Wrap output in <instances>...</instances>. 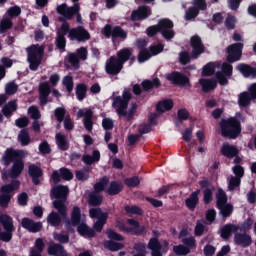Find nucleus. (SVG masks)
Returning a JSON list of instances; mask_svg holds the SVG:
<instances>
[{"mask_svg": "<svg viewBox=\"0 0 256 256\" xmlns=\"http://www.w3.org/2000/svg\"><path fill=\"white\" fill-rule=\"evenodd\" d=\"M25 151L23 150H15L14 148H7L2 156V162L5 167H9L11 163L13 165L8 170L7 174H3V179H7L10 177L12 181H16L18 177H21V173L25 169Z\"/></svg>", "mask_w": 256, "mask_h": 256, "instance_id": "1", "label": "nucleus"}, {"mask_svg": "<svg viewBox=\"0 0 256 256\" xmlns=\"http://www.w3.org/2000/svg\"><path fill=\"white\" fill-rule=\"evenodd\" d=\"M50 195L52 199H56L52 203L54 209L65 219V217H67V206L65 202L67 201V195H69V186H55L51 189Z\"/></svg>", "mask_w": 256, "mask_h": 256, "instance_id": "2", "label": "nucleus"}, {"mask_svg": "<svg viewBox=\"0 0 256 256\" xmlns=\"http://www.w3.org/2000/svg\"><path fill=\"white\" fill-rule=\"evenodd\" d=\"M219 127L221 136L226 139H237L241 135V121L237 117L222 118Z\"/></svg>", "mask_w": 256, "mask_h": 256, "instance_id": "3", "label": "nucleus"}, {"mask_svg": "<svg viewBox=\"0 0 256 256\" xmlns=\"http://www.w3.org/2000/svg\"><path fill=\"white\" fill-rule=\"evenodd\" d=\"M53 239L58 243H52L48 246L47 253L52 256H69L65 250V244L69 243V234H62L59 232L53 233Z\"/></svg>", "mask_w": 256, "mask_h": 256, "instance_id": "4", "label": "nucleus"}, {"mask_svg": "<svg viewBox=\"0 0 256 256\" xmlns=\"http://www.w3.org/2000/svg\"><path fill=\"white\" fill-rule=\"evenodd\" d=\"M21 185L19 180H11L9 184H4L0 188V207L2 209H7L9 207V203H11V199H13V191H17Z\"/></svg>", "mask_w": 256, "mask_h": 256, "instance_id": "5", "label": "nucleus"}, {"mask_svg": "<svg viewBox=\"0 0 256 256\" xmlns=\"http://www.w3.org/2000/svg\"><path fill=\"white\" fill-rule=\"evenodd\" d=\"M27 61L29 63L30 71H37L43 61V48L32 45L27 49Z\"/></svg>", "mask_w": 256, "mask_h": 256, "instance_id": "6", "label": "nucleus"}, {"mask_svg": "<svg viewBox=\"0 0 256 256\" xmlns=\"http://www.w3.org/2000/svg\"><path fill=\"white\" fill-rule=\"evenodd\" d=\"M89 215L91 219H97L93 228L96 233H101V231H103V227H105V224L107 223V219H109V213L103 212L101 208H91L89 210Z\"/></svg>", "mask_w": 256, "mask_h": 256, "instance_id": "7", "label": "nucleus"}, {"mask_svg": "<svg viewBox=\"0 0 256 256\" xmlns=\"http://www.w3.org/2000/svg\"><path fill=\"white\" fill-rule=\"evenodd\" d=\"M68 39H70V41H77L78 43H85V41L91 39V34H89V31L83 26L71 28L68 24Z\"/></svg>", "mask_w": 256, "mask_h": 256, "instance_id": "8", "label": "nucleus"}, {"mask_svg": "<svg viewBox=\"0 0 256 256\" xmlns=\"http://www.w3.org/2000/svg\"><path fill=\"white\" fill-rule=\"evenodd\" d=\"M174 26L173 21L169 18H163L158 21L160 33L166 41H171V39L175 37V30L173 29Z\"/></svg>", "mask_w": 256, "mask_h": 256, "instance_id": "9", "label": "nucleus"}, {"mask_svg": "<svg viewBox=\"0 0 256 256\" xmlns=\"http://www.w3.org/2000/svg\"><path fill=\"white\" fill-rule=\"evenodd\" d=\"M226 53V61L228 63H236V61H241V57L243 55V43L238 42L229 45L226 49Z\"/></svg>", "mask_w": 256, "mask_h": 256, "instance_id": "10", "label": "nucleus"}, {"mask_svg": "<svg viewBox=\"0 0 256 256\" xmlns=\"http://www.w3.org/2000/svg\"><path fill=\"white\" fill-rule=\"evenodd\" d=\"M102 31L106 39L110 37H112V39H122L123 41L127 39V31L121 28V26L112 27L110 24H106Z\"/></svg>", "mask_w": 256, "mask_h": 256, "instance_id": "11", "label": "nucleus"}, {"mask_svg": "<svg viewBox=\"0 0 256 256\" xmlns=\"http://www.w3.org/2000/svg\"><path fill=\"white\" fill-rule=\"evenodd\" d=\"M67 34H69V23L64 22L56 32L55 45L59 51H65L67 47V38H65Z\"/></svg>", "mask_w": 256, "mask_h": 256, "instance_id": "12", "label": "nucleus"}, {"mask_svg": "<svg viewBox=\"0 0 256 256\" xmlns=\"http://www.w3.org/2000/svg\"><path fill=\"white\" fill-rule=\"evenodd\" d=\"M166 79L167 81H171L173 85H179V87H191V80H189V77L179 71H173L172 73L167 74Z\"/></svg>", "mask_w": 256, "mask_h": 256, "instance_id": "13", "label": "nucleus"}, {"mask_svg": "<svg viewBox=\"0 0 256 256\" xmlns=\"http://www.w3.org/2000/svg\"><path fill=\"white\" fill-rule=\"evenodd\" d=\"M81 224V208L79 206H74L70 214V221H66L65 229L68 233H75L73 227H78ZM72 225V226H71Z\"/></svg>", "mask_w": 256, "mask_h": 256, "instance_id": "14", "label": "nucleus"}, {"mask_svg": "<svg viewBox=\"0 0 256 256\" xmlns=\"http://www.w3.org/2000/svg\"><path fill=\"white\" fill-rule=\"evenodd\" d=\"M73 177V172L67 167H62L59 169V171L54 170L51 175V179L54 185L61 183V179L64 181H72Z\"/></svg>", "mask_w": 256, "mask_h": 256, "instance_id": "15", "label": "nucleus"}, {"mask_svg": "<svg viewBox=\"0 0 256 256\" xmlns=\"http://www.w3.org/2000/svg\"><path fill=\"white\" fill-rule=\"evenodd\" d=\"M190 45L192 47L191 57L192 59H199V56L205 53V46L199 35H194L190 39Z\"/></svg>", "mask_w": 256, "mask_h": 256, "instance_id": "16", "label": "nucleus"}, {"mask_svg": "<svg viewBox=\"0 0 256 256\" xmlns=\"http://www.w3.org/2000/svg\"><path fill=\"white\" fill-rule=\"evenodd\" d=\"M132 97L133 96L131 95V92L127 89H124L122 93V97L115 96L113 98V102H112L113 109H119L120 107L122 109H127V107H129V101H131Z\"/></svg>", "mask_w": 256, "mask_h": 256, "instance_id": "17", "label": "nucleus"}, {"mask_svg": "<svg viewBox=\"0 0 256 256\" xmlns=\"http://www.w3.org/2000/svg\"><path fill=\"white\" fill-rule=\"evenodd\" d=\"M79 4H75L72 7L67 6L66 3H63L59 6H57L56 11L59 15H62V17H65L68 21H71L73 17H75V14L79 12Z\"/></svg>", "mask_w": 256, "mask_h": 256, "instance_id": "18", "label": "nucleus"}, {"mask_svg": "<svg viewBox=\"0 0 256 256\" xmlns=\"http://www.w3.org/2000/svg\"><path fill=\"white\" fill-rule=\"evenodd\" d=\"M105 71L107 75H119L121 71H123V66L118 61L116 56H111L107 61L105 65Z\"/></svg>", "mask_w": 256, "mask_h": 256, "instance_id": "19", "label": "nucleus"}, {"mask_svg": "<svg viewBox=\"0 0 256 256\" xmlns=\"http://www.w3.org/2000/svg\"><path fill=\"white\" fill-rule=\"evenodd\" d=\"M151 13V7L142 5L137 10L132 11L130 19L131 21H145V19L151 17Z\"/></svg>", "mask_w": 256, "mask_h": 256, "instance_id": "20", "label": "nucleus"}, {"mask_svg": "<svg viewBox=\"0 0 256 256\" xmlns=\"http://www.w3.org/2000/svg\"><path fill=\"white\" fill-rule=\"evenodd\" d=\"M116 59L123 66L127 61H130V65L135 63L137 58L134 56L131 48H122L117 52Z\"/></svg>", "mask_w": 256, "mask_h": 256, "instance_id": "21", "label": "nucleus"}, {"mask_svg": "<svg viewBox=\"0 0 256 256\" xmlns=\"http://www.w3.org/2000/svg\"><path fill=\"white\" fill-rule=\"evenodd\" d=\"M21 225L23 229H26L29 233H39L41 229H43L42 222H34L33 219L30 218H22Z\"/></svg>", "mask_w": 256, "mask_h": 256, "instance_id": "22", "label": "nucleus"}, {"mask_svg": "<svg viewBox=\"0 0 256 256\" xmlns=\"http://www.w3.org/2000/svg\"><path fill=\"white\" fill-rule=\"evenodd\" d=\"M116 113L119 117H124L125 121H133L137 113V103H131L129 110L127 108H116Z\"/></svg>", "mask_w": 256, "mask_h": 256, "instance_id": "23", "label": "nucleus"}, {"mask_svg": "<svg viewBox=\"0 0 256 256\" xmlns=\"http://www.w3.org/2000/svg\"><path fill=\"white\" fill-rule=\"evenodd\" d=\"M28 175L31 177L33 185H41V177H43V169L41 167L30 164L28 166Z\"/></svg>", "mask_w": 256, "mask_h": 256, "instance_id": "24", "label": "nucleus"}, {"mask_svg": "<svg viewBox=\"0 0 256 256\" xmlns=\"http://www.w3.org/2000/svg\"><path fill=\"white\" fill-rule=\"evenodd\" d=\"M234 243L239 247H243L244 249H247V247H251V244L253 243V239L251 238V235L245 232L244 233L236 232L234 235Z\"/></svg>", "mask_w": 256, "mask_h": 256, "instance_id": "25", "label": "nucleus"}, {"mask_svg": "<svg viewBox=\"0 0 256 256\" xmlns=\"http://www.w3.org/2000/svg\"><path fill=\"white\" fill-rule=\"evenodd\" d=\"M220 153L223 157H226V159H233L239 155V148L235 145L229 144L228 142H224L220 149Z\"/></svg>", "mask_w": 256, "mask_h": 256, "instance_id": "26", "label": "nucleus"}, {"mask_svg": "<svg viewBox=\"0 0 256 256\" xmlns=\"http://www.w3.org/2000/svg\"><path fill=\"white\" fill-rule=\"evenodd\" d=\"M49 95H51V86L48 82H44L39 86V101L42 107L49 103Z\"/></svg>", "mask_w": 256, "mask_h": 256, "instance_id": "27", "label": "nucleus"}, {"mask_svg": "<svg viewBox=\"0 0 256 256\" xmlns=\"http://www.w3.org/2000/svg\"><path fill=\"white\" fill-rule=\"evenodd\" d=\"M237 71H239L243 77L246 79L252 77V79H256V68L252 67L251 65L241 63L238 64L236 67Z\"/></svg>", "mask_w": 256, "mask_h": 256, "instance_id": "28", "label": "nucleus"}, {"mask_svg": "<svg viewBox=\"0 0 256 256\" xmlns=\"http://www.w3.org/2000/svg\"><path fill=\"white\" fill-rule=\"evenodd\" d=\"M237 231H239V225L228 223L220 229V237L227 241V239H230L231 235L237 233Z\"/></svg>", "mask_w": 256, "mask_h": 256, "instance_id": "29", "label": "nucleus"}, {"mask_svg": "<svg viewBox=\"0 0 256 256\" xmlns=\"http://www.w3.org/2000/svg\"><path fill=\"white\" fill-rule=\"evenodd\" d=\"M148 249H150L152 256H163L161 253V249H163V245L161 242H159V239L157 237H153L149 240Z\"/></svg>", "mask_w": 256, "mask_h": 256, "instance_id": "30", "label": "nucleus"}, {"mask_svg": "<svg viewBox=\"0 0 256 256\" xmlns=\"http://www.w3.org/2000/svg\"><path fill=\"white\" fill-rule=\"evenodd\" d=\"M201 190H196L190 194V196L185 200V205L189 211H195L197 205H199V194Z\"/></svg>", "mask_w": 256, "mask_h": 256, "instance_id": "31", "label": "nucleus"}, {"mask_svg": "<svg viewBox=\"0 0 256 256\" xmlns=\"http://www.w3.org/2000/svg\"><path fill=\"white\" fill-rule=\"evenodd\" d=\"M17 109H19L17 100H10L8 103H6L2 107V115H4V117H7V118L13 117V113H15V111H17Z\"/></svg>", "mask_w": 256, "mask_h": 256, "instance_id": "32", "label": "nucleus"}, {"mask_svg": "<svg viewBox=\"0 0 256 256\" xmlns=\"http://www.w3.org/2000/svg\"><path fill=\"white\" fill-rule=\"evenodd\" d=\"M199 84L204 93H209L210 91H215V89H217V80L215 79L201 78Z\"/></svg>", "mask_w": 256, "mask_h": 256, "instance_id": "33", "label": "nucleus"}, {"mask_svg": "<svg viewBox=\"0 0 256 256\" xmlns=\"http://www.w3.org/2000/svg\"><path fill=\"white\" fill-rule=\"evenodd\" d=\"M142 91L146 93L151 91V89H159L161 87V80L159 78H154L153 80H143L141 82Z\"/></svg>", "mask_w": 256, "mask_h": 256, "instance_id": "34", "label": "nucleus"}, {"mask_svg": "<svg viewBox=\"0 0 256 256\" xmlns=\"http://www.w3.org/2000/svg\"><path fill=\"white\" fill-rule=\"evenodd\" d=\"M63 217L59 212L52 211L50 214L47 216L46 221L50 227H60L63 219Z\"/></svg>", "mask_w": 256, "mask_h": 256, "instance_id": "35", "label": "nucleus"}, {"mask_svg": "<svg viewBox=\"0 0 256 256\" xmlns=\"http://www.w3.org/2000/svg\"><path fill=\"white\" fill-rule=\"evenodd\" d=\"M82 161L85 165H93V163H99L101 161V152L99 150H94L92 156L85 154L82 156Z\"/></svg>", "mask_w": 256, "mask_h": 256, "instance_id": "36", "label": "nucleus"}, {"mask_svg": "<svg viewBox=\"0 0 256 256\" xmlns=\"http://www.w3.org/2000/svg\"><path fill=\"white\" fill-rule=\"evenodd\" d=\"M0 223L4 231H15V224H13V218L7 214L0 215Z\"/></svg>", "mask_w": 256, "mask_h": 256, "instance_id": "37", "label": "nucleus"}, {"mask_svg": "<svg viewBox=\"0 0 256 256\" xmlns=\"http://www.w3.org/2000/svg\"><path fill=\"white\" fill-rule=\"evenodd\" d=\"M173 100L165 99L157 103L156 111L159 114L166 113V111H171L173 109Z\"/></svg>", "mask_w": 256, "mask_h": 256, "instance_id": "38", "label": "nucleus"}, {"mask_svg": "<svg viewBox=\"0 0 256 256\" xmlns=\"http://www.w3.org/2000/svg\"><path fill=\"white\" fill-rule=\"evenodd\" d=\"M123 191V184L119 181H111L109 184L108 189H106V193H108L110 196L119 195Z\"/></svg>", "mask_w": 256, "mask_h": 256, "instance_id": "39", "label": "nucleus"}, {"mask_svg": "<svg viewBox=\"0 0 256 256\" xmlns=\"http://www.w3.org/2000/svg\"><path fill=\"white\" fill-rule=\"evenodd\" d=\"M77 231H78L79 235H81L82 237L93 238L96 235L95 230L90 228L87 224L81 223V222L77 227Z\"/></svg>", "mask_w": 256, "mask_h": 256, "instance_id": "40", "label": "nucleus"}, {"mask_svg": "<svg viewBox=\"0 0 256 256\" xmlns=\"http://www.w3.org/2000/svg\"><path fill=\"white\" fill-rule=\"evenodd\" d=\"M103 203V195L97 194V192H91L88 195V205L90 207H99Z\"/></svg>", "mask_w": 256, "mask_h": 256, "instance_id": "41", "label": "nucleus"}, {"mask_svg": "<svg viewBox=\"0 0 256 256\" xmlns=\"http://www.w3.org/2000/svg\"><path fill=\"white\" fill-rule=\"evenodd\" d=\"M217 209L220 211V215L222 216L223 219H227V217H230L233 215V204L231 203H225V204H220L219 206H216Z\"/></svg>", "mask_w": 256, "mask_h": 256, "instance_id": "42", "label": "nucleus"}, {"mask_svg": "<svg viewBox=\"0 0 256 256\" xmlns=\"http://www.w3.org/2000/svg\"><path fill=\"white\" fill-rule=\"evenodd\" d=\"M56 145L60 151H68L69 141H67V136L61 133L56 134Z\"/></svg>", "mask_w": 256, "mask_h": 256, "instance_id": "43", "label": "nucleus"}, {"mask_svg": "<svg viewBox=\"0 0 256 256\" xmlns=\"http://www.w3.org/2000/svg\"><path fill=\"white\" fill-rule=\"evenodd\" d=\"M125 245L121 242H115L113 240H106L104 241V249H107L108 251H112L115 253V251H121Z\"/></svg>", "mask_w": 256, "mask_h": 256, "instance_id": "44", "label": "nucleus"}, {"mask_svg": "<svg viewBox=\"0 0 256 256\" xmlns=\"http://www.w3.org/2000/svg\"><path fill=\"white\" fill-rule=\"evenodd\" d=\"M253 99H255V98L251 97L249 92L244 91L239 94L238 103H239L240 107H249V105H251V101H253Z\"/></svg>", "mask_w": 256, "mask_h": 256, "instance_id": "45", "label": "nucleus"}, {"mask_svg": "<svg viewBox=\"0 0 256 256\" xmlns=\"http://www.w3.org/2000/svg\"><path fill=\"white\" fill-rule=\"evenodd\" d=\"M78 101H83L87 97V84L79 83L75 88Z\"/></svg>", "mask_w": 256, "mask_h": 256, "instance_id": "46", "label": "nucleus"}, {"mask_svg": "<svg viewBox=\"0 0 256 256\" xmlns=\"http://www.w3.org/2000/svg\"><path fill=\"white\" fill-rule=\"evenodd\" d=\"M18 141L22 147H27L31 143V136H29V131L22 129L18 134Z\"/></svg>", "mask_w": 256, "mask_h": 256, "instance_id": "47", "label": "nucleus"}, {"mask_svg": "<svg viewBox=\"0 0 256 256\" xmlns=\"http://www.w3.org/2000/svg\"><path fill=\"white\" fill-rule=\"evenodd\" d=\"M225 203H227V193H225V190L219 188L216 193V207Z\"/></svg>", "mask_w": 256, "mask_h": 256, "instance_id": "48", "label": "nucleus"}, {"mask_svg": "<svg viewBox=\"0 0 256 256\" xmlns=\"http://www.w3.org/2000/svg\"><path fill=\"white\" fill-rule=\"evenodd\" d=\"M106 235L110 241H125V237H123V235L117 233L111 228L107 229Z\"/></svg>", "mask_w": 256, "mask_h": 256, "instance_id": "49", "label": "nucleus"}, {"mask_svg": "<svg viewBox=\"0 0 256 256\" xmlns=\"http://www.w3.org/2000/svg\"><path fill=\"white\" fill-rule=\"evenodd\" d=\"M124 211L128 214V215H143V209H141V207L137 206V205H126L124 207Z\"/></svg>", "mask_w": 256, "mask_h": 256, "instance_id": "50", "label": "nucleus"}, {"mask_svg": "<svg viewBox=\"0 0 256 256\" xmlns=\"http://www.w3.org/2000/svg\"><path fill=\"white\" fill-rule=\"evenodd\" d=\"M224 25L227 31H233V29H235V25H237V18L233 15L227 16L224 21Z\"/></svg>", "mask_w": 256, "mask_h": 256, "instance_id": "51", "label": "nucleus"}, {"mask_svg": "<svg viewBox=\"0 0 256 256\" xmlns=\"http://www.w3.org/2000/svg\"><path fill=\"white\" fill-rule=\"evenodd\" d=\"M65 115H67V110L63 107H57L54 110V117L56 118V121H58V123H63V121L65 120Z\"/></svg>", "mask_w": 256, "mask_h": 256, "instance_id": "52", "label": "nucleus"}, {"mask_svg": "<svg viewBox=\"0 0 256 256\" xmlns=\"http://www.w3.org/2000/svg\"><path fill=\"white\" fill-rule=\"evenodd\" d=\"M62 85L66 88L67 93H72L75 83L73 82V76H65L62 80Z\"/></svg>", "mask_w": 256, "mask_h": 256, "instance_id": "53", "label": "nucleus"}, {"mask_svg": "<svg viewBox=\"0 0 256 256\" xmlns=\"http://www.w3.org/2000/svg\"><path fill=\"white\" fill-rule=\"evenodd\" d=\"M173 252L175 253V255H189V253H191V249L185 245H177L173 247Z\"/></svg>", "mask_w": 256, "mask_h": 256, "instance_id": "54", "label": "nucleus"}, {"mask_svg": "<svg viewBox=\"0 0 256 256\" xmlns=\"http://www.w3.org/2000/svg\"><path fill=\"white\" fill-rule=\"evenodd\" d=\"M205 231H207V227L205 226V222L198 220L196 226L194 228V234L196 237H201Z\"/></svg>", "mask_w": 256, "mask_h": 256, "instance_id": "55", "label": "nucleus"}, {"mask_svg": "<svg viewBox=\"0 0 256 256\" xmlns=\"http://www.w3.org/2000/svg\"><path fill=\"white\" fill-rule=\"evenodd\" d=\"M220 74L225 75L228 78L233 77V65L231 63L224 62L222 64L221 72Z\"/></svg>", "mask_w": 256, "mask_h": 256, "instance_id": "56", "label": "nucleus"}, {"mask_svg": "<svg viewBox=\"0 0 256 256\" xmlns=\"http://www.w3.org/2000/svg\"><path fill=\"white\" fill-rule=\"evenodd\" d=\"M215 73V64L209 62L202 69V77H211Z\"/></svg>", "mask_w": 256, "mask_h": 256, "instance_id": "57", "label": "nucleus"}, {"mask_svg": "<svg viewBox=\"0 0 256 256\" xmlns=\"http://www.w3.org/2000/svg\"><path fill=\"white\" fill-rule=\"evenodd\" d=\"M134 251H136L137 255L147 256V244L143 242H137L133 245Z\"/></svg>", "mask_w": 256, "mask_h": 256, "instance_id": "58", "label": "nucleus"}, {"mask_svg": "<svg viewBox=\"0 0 256 256\" xmlns=\"http://www.w3.org/2000/svg\"><path fill=\"white\" fill-rule=\"evenodd\" d=\"M199 16V11L193 6L189 7L185 13L186 21H193V19H197Z\"/></svg>", "mask_w": 256, "mask_h": 256, "instance_id": "59", "label": "nucleus"}, {"mask_svg": "<svg viewBox=\"0 0 256 256\" xmlns=\"http://www.w3.org/2000/svg\"><path fill=\"white\" fill-rule=\"evenodd\" d=\"M68 62L74 69H79L81 60L77 57V54L71 52L68 54Z\"/></svg>", "mask_w": 256, "mask_h": 256, "instance_id": "60", "label": "nucleus"}, {"mask_svg": "<svg viewBox=\"0 0 256 256\" xmlns=\"http://www.w3.org/2000/svg\"><path fill=\"white\" fill-rule=\"evenodd\" d=\"M13 27V20L11 18H4L0 22L1 33H6Z\"/></svg>", "mask_w": 256, "mask_h": 256, "instance_id": "61", "label": "nucleus"}, {"mask_svg": "<svg viewBox=\"0 0 256 256\" xmlns=\"http://www.w3.org/2000/svg\"><path fill=\"white\" fill-rule=\"evenodd\" d=\"M253 228V220L251 217H248L242 224L239 226V231H242V233H247L251 231Z\"/></svg>", "mask_w": 256, "mask_h": 256, "instance_id": "62", "label": "nucleus"}, {"mask_svg": "<svg viewBox=\"0 0 256 256\" xmlns=\"http://www.w3.org/2000/svg\"><path fill=\"white\" fill-rule=\"evenodd\" d=\"M213 201V190L211 188H206L203 191V202L204 205H210Z\"/></svg>", "mask_w": 256, "mask_h": 256, "instance_id": "63", "label": "nucleus"}, {"mask_svg": "<svg viewBox=\"0 0 256 256\" xmlns=\"http://www.w3.org/2000/svg\"><path fill=\"white\" fill-rule=\"evenodd\" d=\"M151 53L147 49L140 50L138 53V63H145V61H149L151 58Z\"/></svg>", "mask_w": 256, "mask_h": 256, "instance_id": "64", "label": "nucleus"}]
</instances>
